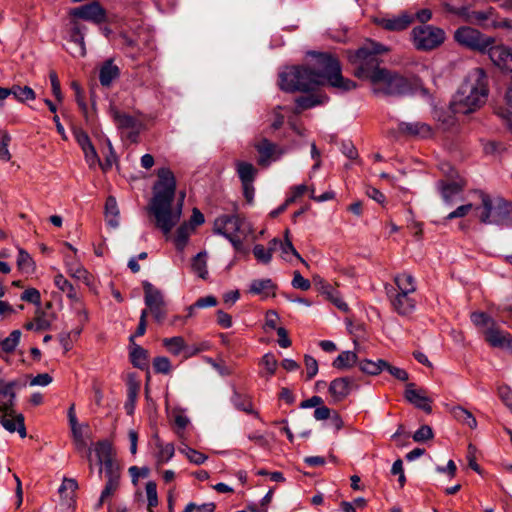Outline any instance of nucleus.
I'll return each instance as SVG.
<instances>
[{
    "instance_id": "32",
    "label": "nucleus",
    "mask_w": 512,
    "mask_h": 512,
    "mask_svg": "<svg viewBox=\"0 0 512 512\" xmlns=\"http://www.w3.org/2000/svg\"><path fill=\"white\" fill-rule=\"evenodd\" d=\"M235 167L241 183L254 182L257 170L251 163L238 160Z\"/></svg>"
},
{
    "instance_id": "15",
    "label": "nucleus",
    "mask_w": 512,
    "mask_h": 512,
    "mask_svg": "<svg viewBox=\"0 0 512 512\" xmlns=\"http://www.w3.org/2000/svg\"><path fill=\"white\" fill-rule=\"evenodd\" d=\"M487 53L495 66L512 73V48L505 45H495L490 47Z\"/></svg>"
},
{
    "instance_id": "41",
    "label": "nucleus",
    "mask_w": 512,
    "mask_h": 512,
    "mask_svg": "<svg viewBox=\"0 0 512 512\" xmlns=\"http://www.w3.org/2000/svg\"><path fill=\"white\" fill-rule=\"evenodd\" d=\"M163 346L169 353L174 356L180 355L183 351H186L187 345L185 340L181 336H174L171 338H164L162 340Z\"/></svg>"
},
{
    "instance_id": "44",
    "label": "nucleus",
    "mask_w": 512,
    "mask_h": 512,
    "mask_svg": "<svg viewBox=\"0 0 512 512\" xmlns=\"http://www.w3.org/2000/svg\"><path fill=\"white\" fill-rule=\"evenodd\" d=\"M194 227L187 223L180 225L176 231V236L174 238L175 245L177 249L183 250L187 245L188 239L190 235L193 233Z\"/></svg>"
},
{
    "instance_id": "49",
    "label": "nucleus",
    "mask_w": 512,
    "mask_h": 512,
    "mask_svg": "<svg viewBox=\"0 0 512 512\" xmlns=\"http://www.w3.org/2000/svg\"><path fill=\"white\" fill-rule=\"evenodd\" d=\"M179 452L184 454L191 463L196 465H201L208 459V457L205 454L187 445L180 447Z\"/></svg>"
},
{
    "instance_id": "36",
    "label": "nucleus",
    "mask_w": 512,
    "mask_h": 512,
    "mask_svg": "<svg viewBox=\"0 0 512 512\" xmlns=\"http://www.w3.org/2000/svg\"><path fill=\"white\" fill-rule=\"evenodd\" d=\"M260 366L262 370L260 371V376L265 377L267 380L270 379L276 372L278 367V361L274 354L266 353L260 361Z\"/></svg>"
},
{
    "instance_id": "35",
    "label": "nucleus",
    "mask_w": 512,
    "mask_h": 512,
    "mask_svg": "<svg viewBox=\"0 0 512 512\" xmlns=\"http://www.w3.org/2000/svg\"><path fill=\"white\" fill-rule=\"evenodd\" d=\"M328 100L327 96L321 94H310L297 98L296 104L299 111L313 108Z\"/></svg>"
},
{
    "instance_id": "26",
    "label": "nucleus",
    "mask_w": 512,
    "mask_h": 512,
    "mask_svg": "<svg viewBox=\"0 0 512 512\" xmlns=\"http://www.w3.org/2000/svg\"><path fill=\"white\" fill-rule=\"evenodd\" d=\"M14 382L0 380V410H9L15 405Z\"/></svg>"
},
{
    "instance_id": "19",
    "label": "nucleus",
    "mask_w": 512,
    "mask_h": 512,
    "mask_svg": "<svg viewBox=\"0 0 512 512\" xmlns=\"http://www.w3.org/2000/svg\"><path fill=\"white\" fill-rule=\"evenodd\" d=\"M86 27L78 22H72V28L69 35V43L71 47L68 51L74 57H84L86 55V47L84 42V34Z\"/></svg>"
},
{
    "instance_id": "37",
    "label": "nucleus",
    "mask_w": 512,
    "mask_h": 512,
    "mask_svg": "<svg viewBox=\"0 0 512 512\" xmlns=\"http://www.w3.org/2000/svg\"><path fill=\"white\" fill-rule=\"evenodd\" d=\"M438 188L443 196L444 201L449 203L454 195H458L462 192L463 185L455 181H440L438 183Z\"/></svg>"
},
{
    "instance_id": "30",
    "label": "nucleus",
    "mask_w": 512,
    "mask_h": 512,
    "mask_svg": "<svg viewBox=\"0 0 512 512\" xmlns=\"http://www.w3.org/2000/svg\"><path fill=\"white\" fill-rule=\"evenodd\" d=\"M119 68L111 60L106 61L99 72V80L102 86H110L113 80L119 77Z\"/></svg>"
},
{
    "instance_id": "58",
    "label": "nucleus",
    "mask_w": 512,
    "mask_h": 512,
    "mask_svg": "<svg viewBox=\"0 0 512 512\" xmlns=\"http://www.w3.org/2000/svg\"><path fill=\"white\" fill-rule=\"evenodd\" d=\"M306 378L311 380L318 373V363L315 358L305 356Z\"/></svg>"
},
{
    "instance_id": "12",
    "label": "nucleus",
    "mask_w": 512,
    "mask_h": 512,
    "mask_svg": "<svg viewBox=\"0 0 512 512\" xmlns=\"http://www.w3.org/2000/svg\"><path fill=\"white\" fill-rule=\"evenodd\" d=\"M395 133L413 138H430L434 135L433 128L422 121L400 122Z\"/></svg>"
},
{
    "instance_id": "23",
    "label": "nucleus",
    "mask_w": 512,
    "mask_h": 512,
    "mask_svg": "<svg viewBox=\"0 0 512 512\" xmlns=\"http://www.w3.org/2000/svg\"><path fill=\"white\" fill-rule=\"evenodd\" d=\"M413 21V16L408 12H403L391 18H383L379 24L386 30L401 31L406 29Z\"/></svg>"
},
{
    "instance_id": "53",
    "label": "nucleus",
    "mask_w": 512,
    "mask_h": 512,
    "mask_svg": "<svg viewBox=\"0 0 512 512\" xmlns=\"http://www.w3.org/2000/svg\"><path fill=\"white\" fill-rule=\"evenodd\" d=\"M146 496L148 501V507L152 508L158 505L157 486L153 481L146 483Z\"/></svg>"
},
{
    "instance_id": "4",
    "label": "nucleus",
    "mask_w": 512,
    "mask_h": 512,
    "mask_svg": "<svg viewBox=\"0 0 512 512\" xmlns=\"http://www.w3.org/2000/svg\"><path fill=\"white\" fill-rule=\"evenodd\" d=\"M480 68L474 69L464 80L451 103L455 114L468 115L479 108Z\"/></svg>"
},
{
    "instance_id": "21",
    "label": "nucleus",
    "mask_w": 512,
    "mask_h": 512,
    "mask_svg": "<svg viewBox=\"0 0 512 512\" xmlns=\"http://www.w3.org/2000/svg\"><path fill=\"white\" fill-rule=\"evenodd\" d=\"M75 139L81 147L89 166L94 167L96 163H99L97 152L93 144L91 143L88 134L82 130H78L75 132Z\"/></svg>"
},
{
    "instance_id": "55",
    "label": "nucleus",
    "mask_w": 512,
    "mask_h": 512,
    "mask_svg": "<svg viewBox=\"0 0 512 512\" xmlns=\"http://www.w3.org/2000/svg\"><path fill=\"white\" fill-rule=\"evenodd\" d=\"M291 284L295 289H300L302 291H307L311 288L310 281L304 278L299 271L293 272V279Z\"/></svg>"
},
{
    "instance_id": "61",
    "label": "nucleus",
    "mask_w": 512,
    "mask_h": 512,
    "mask_svg": "<svg viewBox=\"0 0 512 512\" xmlns=\"http://www.w3.org/2000/svg\"><path fill=\"white\" fill-rule=\"evenodd\" d=\"M467 459L469 462V466L476 472H480V466L477 463V448L476 446L470 444L468 446Z\"/></svg>"
},
{
    "instance_id": "63",
    "label": "nucleus",
    "mask_w": 512,
    "mask_h": 512,
    "mask_svg": "<svg viewBox=\"0 0 512 512\" xmlns=\"http://www.w3.org/2000/svg\"><path fill=\"white\" fill-rule=\"evenodd\" d=\"M385 370H387L393 377L400 381L408 380V373L404 369L392 366L388 362L387 366H385Z\"/></svg>"
},
{
    "instance_id": "52",
    "label": "nucleus",
    "mask_w": 512,
    "mask_h": 512,
    "mask_svg": "<svg viewBox=\"0 0 512 512\" xmlns=\"http://www.w3.org/2000/svg\"><path fill=\"white\" fill-rule=\"evenodd\" d=\"M71 308L74 311L76 317L78 318V321L80 323H85L88 320V312L84 306V304L81 302L80 298L77 297V301H71Z\"/></svg>"
},
{
    "instance_id": "50",
    "label": "nucleus",
    "mask_w": 512,
    "mask_h": 512,
    "mask_svg": "<svg viewBox=\"0 0 512 512\" xmlns=\"http://www.w3.org/2000/svg\"><path fill=\"white\" fill-rule=\"evenodd\" d=\"M21 332L19 330H14L10 333L8 337L4 340L0 341V346L3 351L6 353L13 352L20 342Z\"/></svg>"
},
{
    "instance_id": "18",
    "label": "nucleus",
    "mask_w": 512,
    "mask_h": 512,
    "mask_svg": "<svg viewBox=\"0 0 512 512\" xmlns=\"http://www.w3.org/2000/svg\"><path fill=\"white\" fill-rule=\"evenodd\" d=\"M94 453L97 463L100 465L99 473L115 471L113 461L112 445L108 441H99L94 446Z\"/></svg>"
},
{
    "instance_id": "29",
    "label": "nucleus",
    "mask_w": 512,
    "mask_h": 512,
    "mask_svg": "<svg viewBox=\"0 0 512 512\" xmlns=\"http://www.w3.org/2000/svg\"><path fill=\"white\" fill-rule=\"evenodd\" d=\"M279 243L278 238H273L269 243L268 247L265 248L261 244H256L253 247V255L254 257L263 264L270 263L272 259L273 252L277 249V245Z\"/></svg>"
},
{
    "instance_id": "27",
    "label": "nucleus",
    "mask_w": 512,
    "mask_h": 512,
    "mask_svg": "<svg viewBox=\"0 0 512 512\" xmlns=\"http://www.w3.org/2000/svg\"><path fill=\"white\" fill-rule=\"evenodd\" d=\"M154 444H155V457L158 464H164L169 462L175 453V448L173 443H165L163 442L158 435L154 436Z\"/></svg>"
},
{
    "instance_id": "20",
    "label": "nucleus",
    "mask_w": 512,
    "mask_h": 512,
    "mask_svg": "<svg viewBox=\"0 0 512 512\" xmlns=\"http://www.w3.org/2000/svg\"><path fill=\"white\" fill-rule=\"evenodd\" d=\"M455 39L472 50H480V32L475 28L460 27L455 32Z\"/></svg>"
},
{
    "instance_id": "38",
    "label": "nucleus",
    "mask_w": 512,
    "mask_h": 512,
    "mask_svg": "<svg viewBox=\"0 0 512 512\" xmlns=\"http://www.w3.org/2000/svg\"><path fill=\"white\" fill-rule=\"evenodd\" d=\"M54 284L61 292L65 293L71 301H77L78 295L74 286L63 274L57 273L54 276Z\"/></svg>"
},
{
    "instance_id": "59",
    "label": "nucleus",
    "mask_w": 512,
    "mask_h": 512,
    "mask_svg": "<svg viewBox=\"0 0 512 512\" xmlns=\"http://www.w3.org/2000/svg\"><path fill=\"white\" fill-rule=\"evenodd\" d=\"M49 78L51 82L52 94L59 102H61L63 100V94L61 92L60 81L58 79L56 72H50Z\"/></svg>"
},
{
    "instance_id": "16",
    "label": "nucleus",
    "mask_w": 512,
    "mask_h": 512,
    "mask_svg": "<svg viewBox=\"0 0 512 512\" xmlns=\"http://www.w3.org/2000/svg\"><path fill=\"white\" fill-rule=\"evenodd\" d=\"M255 148L260 155L259 163L261 165H269L271 161L280 159L285 154V150L268 139L260 140Z\"/></svg>"
},
{
    "instance_id": "39",
    "label": "nucleus",
    "mask_w": 512,
    "mask_h": 512,
    "mask_svg": "<svg viewBox=\"0 0 512 512\" xmlns=\"http://www.w3.org/2000/svg\"><path fill=\"white\" fill-rule=\"evenodd\" d=\"M358 365L363 373L374 376L380 374L382 371L385 370V366H387V361L382 359H378L377 361L365 359L360 361Z\"/></svg>"
},
{
    "instance_id": "22",
    "label": "nucleus",
    "mask_w": 512,
    "mask_h": 512,
    "mask_svg": "<svg viewBox=\"0 0 512 512\" xmlns=\"http://www.w3.org/2000/svg\"><path fill=\"white\" fill-rule=\"evenodd\" d=\"M353 383L349 377L336 378L330 383L329 393L335 401H341L350 394Z\"/></svg>"
},
{
    "instance_id": "46",
    "label": "nucleus",
    "mask_w": 512,
    "mask_h": 512,
    "mask_svg": "<svg viewBox=\"0 0 512 512\" xmlns=\"http://www.w3.org/2000/svg\"><path fill=\"white\" fill-rule=\"evenodd\" d=\"M454 418L461 422L462 424L467 425L470 428H476L477 427V420L476 418L466 409L463 407H455L452 410Z\"/></svg>"
},
{
    "instance_id": "1",
    "label": "nucleus",
    "mask_w": 512,
    "mask_h": 512,
    "mask_svg": "<svg viewBox=\"0 0 512 512\" xmlns=\"http://www.w3.org/2000/svg\"><path fill=\"white\" fill-rule=\"evenodd\" d=\"M388 51V47L369 40L356 51H349L348 60L354 67V76L370 81L375 95L401 96L410 91L408 80L396 72L379 66L378 56Z\"/></svg>"
},
{
    "instance_id": "13",
    "label": "nucleus",
    "mask_w": 512,
    "mask_h": 512,
    "mask_svg": "<svg viewBox=\"0 0 512 512\" xmlns=\"http://www.w3.org/2000/svg\"><path fill=\"white\" fill-rule=\"evenodd\" d=\"M113 118L117 127L131 142H136L141 129V123L131 115L113 112Z\"/></svg>"
},
{
    "instance_id": "3",
    "label": "nucleus",
    "mask_w": 512,
    "mask_h": 512,
    "mask_svg": "<svg viewBox=\"0 0 512 512\" xmlns=\"http://www.w3.org/2000/svg\"><path fill=\"white\" fill-rule=\"evenodd\" d=\"M176 178L169 168L157 171V181L153 185V197L148 210L155 218V225L164 235H168L180 221L184 194L174 205Z\"/></svg>"
},
{
    "instance_id": "24",
    "label": "nucleus",
    "mask_w": 512,
    "mask_h": 512,
    "mask_svg": "<svg viewBox=\"0 0 512 512\" xmlns=\"http://www.w3.org/2000/svg\"><path fill=\"white\" fill-rule=\"evenodd\" d=\"M277 285L271 279H255L251 282L249 293L262 298L274 297Z\"/></svg>"
},
{
    "instance_id": "43",
    "label": "nucleus",
    "mask_w": 512,
    "mask_h": 512,
    "mask_svg": "<svg viewBox=\"0 0 512 512\" xmlns=\"http://www.w3.org/2000/svg\"><path fill=\"white\" fill-rule=\"evenodd\" d=\"M288 235H289V231L286 230V232H285V241H281L279 239V243L277 245V248H279L281 250V252H282V258L284 260H286V261H289L290 260L289 255H293L297 259H299L302 263L307 265L305 260L303 258H301V256L297 252V250L294 248V246H293L291 240L289 239Z\"/></svg>"
},
{
    "instance_id": "7",
    "label": "nucleus",
    "mask_w": 512,
    "mask_h": 512,
    "mask_svg": "<svg viewBox=\"0 0 512 512\" xmlns=\"http://www.w3.org/2000/svg\"><path fill=\"white\" fill-rule=\"evenodd\" d=\"M445 32L432 25L414 27L412 40L416 49L430 51L440 46L445 41Z\"/></svg>"
},
{
    "instance_id": "34",
    "label": "nucleus",
    "mask_w": 512,
    "mask_h": 512,
    "mask_svg": "<svg viewBox=\"0 0 512 512\" xmlns=\"http://www.w3.org/2000/svg\"><path fill=\"white\" fill-rule=\"evenodd\" d=\"M358 362V356L353 351H343L333 361L332 366L338 370L349 369Z\"/></svg>"
},
{
    "instance_id": "40",
    "label": "nucleus",
    "mask_w": 512,
    "mask_h": 512,
    "mask_svg": "<svg viewBox=\"0 0 512 512\" xmlns=\"http://www.w3.org/2000/svg\"><path fill=\"white\" fill-rule=\"evenodd\" d=\"M106 475L108 480L101 493L98 506H101L108 497L113 495L119 486V475L115 471L106 472Z\"/></svg>"
},
{
    "instance_id": "60",
    "label": "nucleus",
    "mask_w": 512,
    "mask_h": 512,
    "mask_svg": "<svg viewBox=\"0 0 512 512\" xmlns=\"http://www.w3.org/2000/svg\"><path fill=\"white\" fill-rule=\"evenodd\" d=\"M33 321L36 326V331L47 330L51 325L50 321L46 318L45 313L42 311L36 312V316Z\"/></svg>"
},
{
    "instance_id": "56",
    "label": "nucleus",
    "mask_w": 512,
    "mask_h": 512,
    "mask_svg": "<svg viewBox=\"0 0 512 512\" xmlns=\"http://www.w3.org/2000/svg\"><path fill=\"white\" fill-rule=\"evenodd\" d=\"M21 300L40 306L41 295L37 289L28 288L22 293Z\"/></svg>"
},
{
    "instance_id": "17",
    "label": "nucleus",
    "mask_w": 512,
    "mask_h": 512,
    "mask_svg": "<svg viewBox=\"0 0 512 512\" xmlns=\"http://www.w3.org/2000/svg\"><path fill=\"white\" fill-rule=\"evenodd\" d=\"M404 396L408 402L426 413L432 411V400L426 395L424 389H418L414 383H408L406 385Z\"/></svg>"
},
{
    "instance_id": "6",
    "label": "nucleus",
    "mask_w": 512,
    "mask_h": 512,
    "mask_svg": "<svg viewBox=\"0 0 512 512\" xmlns=\"http://www.w3.org/2000/svg\"><path fill=\"white\" fill-rule=\"evenodd\" d=\"M482 334L495 349L512 350V336L503 330L493 318L482 312Z\"/></svg>"
},
{
    "instance_id": "57",
    "label": "nucleus",
    "mask_w": 512,
    "mask_h": 512,
    "mask_svg": "<svg viewBox=\"0 0 512 512\" xmlns=\"http://www.w3.org/2000/svg\"><path fill=\"white\" fill-rule=\"evenodd\" d=\"M433 438V431L430 426L423 425L413 434L415 442H424Z\"/></svg>"
},
{
    "instance_id": "10",
    "label": "nucleus",
    "mask_w": 512,
    "mask_h": 512,
    "mask_svg": "<svg viewBox=\"0 0 512 512\" xmlns=\"http://www.w3.org/2000/svg\"><path fill=\"white\" fill-rule=\"evenodd\" d=\"M384 288L391 306L397 314L408 316L415 311L417 304L415 294L396 293L394 286L390 284H385Z\"/></svg>"
},
{
    "instance_id": "2",
    "label": "nucleus",
    "mask_w": 512,
    "mask_h": 512,
    "mask_svg": "<svg viewBox=\"0 0 512 512\" xmlns=\"http://www.w3.org/2000/svg\"><path fill=\"white\" fill-rule=\"evenodd\" d=\"M315 57L312 68L292 66L279 74V86L287 92H306L327 83L329 86L346 92L357 87L356 83L341 74L339 61L329 54L311 53Z\"/></svg>"
},
{
    "instance_id": "14",
    "label": "nucleus",
    "mask_w": 512,
    "mask_h": 512,
    "mask_svg": "<svg viewBox=\"0 0 512 512\" xmlns=\"http://www.w3.org/2000/svg\"><path fill=\"white\" fill-rule=\"evenodd\" d=\"M0 423L10 433L18 432L21 438H25L26 428L24 424V416L16 413L14 408L9 410H0Z\"/></svg>"
},
{
    "instance_id": "33",
    "label": "nucleus",
    "mask_w": 512,
    "mask_h": 512,
    "mask_svg": "<svg viewBox=\"0 0 512 512\" xmlns=\"http://www.w3.org/2000/svg\"><path fill=\"white\" fill-rule=\"evenodd\" d=\"M105 217L107 223L112 228H117L119 225V209L117 201L114 197L109 196L105 203Z\"/></svg>"
},
{
    "instance_id": "54",
    "label": "nucleus",
    "mask_w": 512,
    "mask_h": 512,
    "mask_svg": "<svg viewBox=\"0 0 512 512\" xmlns=\"http://www.w3.org/2000/svg\"><path fill=\"white\" fill-rule=\"evenodd\" d=\"M153 367L157 373L168 374L171 371V362L167 357H156L153 360Z\"/></svg>"
},
{
    "instance_id": "5",
    "label": "nucleus",
    "mask_w": 512,
    "mask_h": 512,
    "mask_svg": "<svg viewBox=\"0 0 512 512\" xmlns=\"http://www.w3.org/2000/svg\"><path fill=\"white\" fill-rule=\"evenodd\" d=\"M482 222L500 226L512 225V205L500 197L482 193Z\"/></svg>"
},
{
    "instance_id": "42",
    "label": "nucleus",
    "mask_w": 512,
    "mask_h": 512,
    "mask_svg": "<svg viewBox=\"0 0 512 512\" xmlns=\"http://www.w3.org/2000/svg\"><path fill=\"white\" fill-rule=\"evenodd\" d=\"M17 267L25 274H32L35 271V262L30 254L22 248H18Z\"/></svg>"
},
{
    "instance_id": "47",
    "label": "nucleus",
    "mask_w": 512,
    "mask_h": 512,
    "mask_svg": "<svg viewBox=\"0 0 512 512\" xmlns=\"http://www.w3.org/2000/svg\"><path fill=\"white\" fill-rule=\"evenodd\" d=\"M72 438L77 449L81 450L86 447L85 433L88 429V424H75L70 426Z\"/></svg>"
},
{
    "instance_id": "25",
    "label": "nucleus",
    "mask_w": 512,
    "mask_h": 512,
    "mask_svg": "<svg viewBox=\"0 0 512 512\" xmlns=\"http://www.w3.org/2000/svg\"><path fill=\"white\" fill-rule=\"evenodd\" d=\"M67 273L76 280L82 281L88 287L94 284L93 275L80 263L66 261Z\"/></svg>"
},
{
    "instance_id": "9",
    "label": "nucleus",
    "mask_w": 512,
    "mask_h": 512,
    "mask_svg": "<svg viewBox=\"0 0 512 512\" xmlns=\"http://www.w3.org/2000/svg\"><path fill=\"white\" fill-rule=\"evenodd\" d=\"M144 301L149 311L158 323H162L166 318L165 301L161 291L155 288L151 283L144 282Z\"/></svg>"
},
{
    "instance_id": "11",
    "label": "nucleus",
    "mask_w": 512,
    "mask_h": 512,
    "mask_svg": "<svg viewBox=\"0 0 512 512\" xmlns=\"http://www.w3.org/2000/svg\"><path fill=\"white\" fill-rule=\"evenodd\" d=\"M70 15L95 24H100L106 20L105 9L96 1L73 8Z\"/></svg>"
},
{
    "instance_id": "51",
    "label": "nucleus",
    "mask_w": 512,
    "mask_h": 512,
    "mask_svg": "<svg viewBox=\"0 0 512 512\" xmlns=\"http://www.w3.org/2000/svg\"><path fill=\"white\" fill-rule=\"evenodd\" d=\"M324 293L327 294L328 299L341 311L348 312L349 307L348 304L343 300L341 295L330 286H327L324 290Z\"/></svg>"
},
{
    "instance_id": "8",
    "label": "nucleus",
    "mask_w": 512,
    "mask_h": 512,
    "mask_svg": "<svg viewBox=\"0 0 512 512\" xmlns=\"http://www.w3.org/2000/svg\"><path fill=\"white\" fill-rule=\"evenodd\" d=\"M241 226L242 220L239 216L221 215L215 219L213 231L224 236L236 249H239L242 244L238 236Z\"/></svg>"
},
{
    "instance_id": "28",
    "label": "nucleus",
    "mask_w": 512,
    "mask_h": 512,
    "mask_svg": "<svg viewBox=\"0 0 512 512\" xmlns=\"http://www.w3.org/2000/svg\"><path fill=\"white\" fill-rule=\"evenodd\" d=\"M395 292L402 294H415L416 281L415 278L409 273H400L394 277Z\"/></svg>"
},
{
    "instance_id": "31",
    "label": "nucleus",
    "mask_w": 512,
    "mask_h": 512,
    "mask_svg": "<svg viewBox=\"0 0 512 512\" xmlns=\"http://www.w3.org/2000/svg\"><path fill=\"white\" fill-rule=\"evenodd\" d=\"M130 360L134 367L147 369L149 363L148 351L139 345L134 344L130 351Z\"/></svg>"
},
{
    "instance_id": "45",
    "label": "nucleus",
    "mask_w": 512,
    "mask_h": 512,
    "mask_svg": "<svg viewBox=\"0 0 512 512\" xmlns=\"http://www.w3.org/2000/svg\"><path fill=\"white\" fill-rule=\"evenodd\" d=\"M191 266L194 273H196L200 278L206 279L208 275L206 252H199L193 258Z\"/></svg>"
},
{
    "instance_id": "62",
    "label": "nucleus",
    "mask_w": 512,
    "mask_h": 512,
    "mask_svg": "<svg viewBox=\"0 0 512 512\" xmlns=\"http://www.w3.org/2000/svg\"><path fill=\"white\" fill-rule=\"evenodd\" d=\"M306 191H307V186L304 184L294 186L291 189L290 196L286 199V204H291V203L295 202L296 199H298L299 197L304 195L306 193Z\"/></svg>"
},
{
    "instance_id": "64",
    "label": "nucleus",
    "mask_w": 512,
    "mask_h": 512,
    "mask_svg": "<svg viewBox=\"0 0 512 512\" xmlns=\"http://www.w3.org/2000/svg\"><path fill=\"white\" fill-rule=\"evenodd\" d=\"M499 395L504 404L512 410V390L508 387H501Z\"/></svg>"
},
{
    "instance_id": "48",
    "label": "nucleus",
    "mask_w": 512,
    "mask_h": 512,
    "mask_svg": "<svg viewBox=\"0 0 512 512\" xmlns=\"http://www.w3.org/2000/svg\"><path fill=\"white\" fill-rule=\"evenodd\" d=\"M12 95L19 102L32 101L36 98L34 90L29 86L21 87L19 85L12 86Z\"/></svg>"
}]
</instances>
